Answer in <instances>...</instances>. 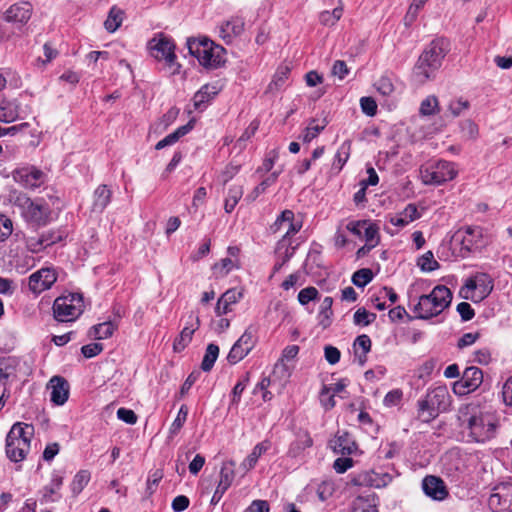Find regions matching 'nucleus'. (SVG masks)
Wrapping results in <instances>:
<instances>
[{"mask_svg": "<svg viewBox=\"0 0 512 512\" xmlns=\"http://www.w3.org/2000/svg\"><path fill=\"white\" fill-rule=\"evenodd\" d=\"M343 7L338 6L333 11H323L320 13L319 21L324 26H334L342 17Z\"/></svg>", "mask_w": 512, "mask_h": 512, "instance_id": "nucleus-46", "label": "nucleus"}, {"mask_svg": "<svg viewBox=\"0 0 512 512\" xmlns=\"http://www.w3.org/2000/svg\"><path fill=\"white\" fill-rule=\"evenodd\" d=\"M244 21L241 18H231L220 24L219 36L226 42L230 43L235 37H238L244 31Z\"/></svg>", "mask_w": 512, "mask_h": 512, "instance_id": "nucleus-25", "label": "nucleus"}, {"mask_svg": "<svg viewBox=\"0 0 512 512\" xmlns=\"http://www.w3.org/2000/svg\"><path fill=\"white\" fill-rule=\"evenodd\" d=\"M470 107V103L462 98L453 99L448 104V112L453 117H458L467 111Z\"/></svg>", "mask_w": 512, "mask_h": 512, "instance_id": "nucleus-52", "label": "nucleus"}, {"mask_svg": "<svg viewBox=\"0 0 512 512\" xmlns=\"http://www.w3.org/2000/svg\"><path fill=\"white\" fill-rule=\"evenodd\" d=\"M417 265L422 271L431 272L439 268V263L435 260L431 251H427L418 258Z\"/></svg>", "mask_w": 512, "mask_h": 512, "instance_id": "nucleus-48", "label": "nucleus"}, {"mask_svg": "<svg viewBox=\"0 0 512 512\" xmlns=\"http://www.w3.org/2000/svg\"><path fill=\"white\" fill-rule=\"evenodd\" d=\"M12 177L16 183L27 189L40 187L46 179L45 173L35 166L17 168L13 171Z\"/></svg>", "mask_w": 512, "mask_h": 512, "instance_id": "nucleus-11", "label": "nucleus"}, {"mask_svg": "<svg viewBox=\"0 0 512 512\" xmlns=\"http://www.w3.org/2000/svg\"><path fill=\"white\" fill-rule=\"evenodd\" d=\"M243 188L241 186H232L229 189L228 196L225 199L224 208L227 213H231L239 200L242 198Z\"/></svg>", "mask_w": 512, "mask_h": 512, "instance_id": "nucleus-44", "label": "nucleus"}, {"mask_svg": "<svg viewBox=\"0 0 512 512\" xmlns=\"http://www.w3.org/2000/svg\"><path fill=\"white\" fill-rule=\"evenodd\" d=\"M334 492V484L331 481L321 482L316 490L317 496L321 501H326Z\"/></svg>", "mask_w": 512, "mask_h": 512, "instance_id": "nucleus-61", "label": "nucleus"}, {"mask_svg": "<svg viewBox=\"0 0 512 512\" xmlns=\"http://www.w3.org/2000/svg\"><path fill=\"white\" fill-rule=\"evenodd\" d=\"M457 419L462 433L469 441L484 443L495 437L499 420L497 415L476 404H467L459 408Z\"/></svg>", "mask_w": 512, "mask_h": 512, "instance_id": "nucleus-1", "label": "nucleus"}, {"mask_svg": "<svg viewBox=\"0 0 512 512\" xmlns=\"http://www.w3.org/2000/svg\"><path fill=\"white\" fill-rule=\"evenodd\" d=\"M375 88L383 96H390L394 92V85L391 79L385 76L377 80Z\"/></svg>", "mask_w": 512, "mask_h": 512, "instance_id": "nucleus-59", "label": "nucleus"}, {"mask_svg": "<svg viewBox=\"0 0 512 512\" xmlns=\"http://www.w3.org/2000/svg\"><path fill=\"white\" fill-rule=\"evenodd\" d=\"M430 403V399L427 395L418 401V417L423 422H430L439 414V410L436 406H432Z\"/></svg>", "mask_w": 512, "mask_h": 512, "instance_id": "nucleus-35", "label": "nucleus"}, {"mask_svg": "<svg viewBox=\"0 0 512 512\" xmlns=\"http://www.w3.org/2000/svg\"><path fill=\"white\" fill-rule=\"evenodd\" d=\"M187 46L205 68L216 69L225 62V49L207 38L189 39Z\"/></svg>", "mask_w": 512, "mask_h": 512, "instance_id": "nucleus-6", "label": "nucleus"}, {"mask_svg": "<svg viewBox=\"0 0 512 512\" xmlns=\"http://www.w3.org/2000/svg\"><path fill=\"white\" fill-rule=\"evenodd\" d=\"M350 153V144L347 142H344L339 149L337 150V153L335 155V159L333 162V167L336 168L338 171H340L344 164L347 162L349 158Z\"/></svg>", "mask_w": 512, "mask_h": 512, "instance_id": "nucleus-54", "label": "nucleus"}, {"mask_svg": "<svg viewBox=\"0 0 512 512\" xmlns=\"http://www.w3.org/2000/svg\"><path fill=\"white\" fill-rule=\"evenodd\" d=\"M14 206L18 207L24 219L38 226H45L51 220V209L43 198L31 199L19 192L12 196Z\"/></svg>", "mask_w": 512, "mask_h": 512, "instance_id": "nucleus-4", "label": "nucleus"}, {"mask_svg": "<svg viewBox=\"0 0 512 512\" xmlns=\"http://www.w3.org/2000/svg\"><path fill=\"white\" fill-rule=\"evenodd\" d=\"M418 218H420V213L417 207L414 204H408L402 211L389 215L388 221L397 229L393 231L387 227L386 231L393 235L397 233L399 229L406 227Z\"/></svg>", "mask_w": 512, "mask_h": 512, "instance_id": "nucleus-15", "label": "nucleus"}, {"mask_svg": "<svg viewBox=\"0 0 512 512\" xmlns=\"http://www.w3.org/2000/svg\"><path fill=\"white\" fill-rule=\"evenodd\" d=\"M439 111L438 99L435 96H428L420 105V114L423 116H431Z\"/></svg>", "mask_w": 512, "mask_h": 512, "instance_id": "nucleus-53", "label": "nucleus"}, {"mask_svg": "<svg viewBox=\"0 0 512 512\" xmlns=\"http://www.w3.org/2000/svg\"><path fill=\"white\" fill-rule=\"evenodd\" d=\"M332 305H333L332 297L327 296L322 300L321 305L319 307V313H318L319 323L324 328L328 327L331 323V317L333 315Z\"/></svg>", "mask_w": 512, "mask_h": 512, "instance_id": "nucleus-38", "label": "nucleus"}, {"mask_svg": "<svg viewBox=\"0 0 512 512\" xmlns=\"http://www.w3.org/2000/svg\"><path fill=\"white\" fill-rule=\"evenodd\" d=\"M234 478H235V462L234 461L224 462L222 464V467H221V470L219 473L218 483L224 484V485L230 487Z\"/></svg>", "mask_w": 512, "mask_h": 512, "instance_id": "nucleus-43", "label": "nucleus"}, {"mask_svg": "<svg viewBox=\"0 0 512 512\" xmlns=\"http://www.w3.org/2000/svg\"><path fill=\"white\" fill-rule=\"evenodd\" d=\"M392 475L389 473H377L374 471L362 472L357 475L353 482L355 485H367L375 488H383L392 482Z\"/></svg>", "mask_w": 512, "mask_h": 512, "instance_id": "nucleus-20", "label": "nucleus"}, {"mask_svg": "<svg viewBox=\"0 0 512 512\" xmlns=\"http://www.w3.org/2000/svg\"><path fill=\"white\" fill-rule=\"evenodd\" d=\"M329 446L335 453L342 455H351L357 451V444L348 432H338L335 437L330 440Z\"/></svg>", "mask_w": 512, "mask_h": 512, "instance_id": "nucleus-22", "label": "nucleus"}, {"mask_svg": "<svg viewBox=\"0 0 512 512\" xmlns=\"http://www.w3.org/2000/svg\"><path fill=\"white\" fill-rule=\"evenodd\" d=\"M47 389L50 391V400L55 405H63L68 400L69 384L63 377L53 376L47 384Z\"/></svg>", "mask_w": 512, "mask_h": 512, "instance_id": "nucleus-19", "label": "nucleus"}, {"mask_svg": "<svg viewBox=\"0 0 512 512\" xmlns=\"http://www.w3.org/2000/svg\"><path fill=\"white\" fill-rule=\"evenodd\" d=\"M312 444H313V441H312V438L310 437L309 433L306 431H303L298 434L296 441L291 444L290 449H289V454L292 457H297L306 448L311 447Z\"/></svg>", "mask_w": 512, "mask_h": 512, "instance_id": "nucleus-36", "label": "nucleus"}, {"mask_svg": "<svg viewBox=\"0 0 512 512\" xmlns=\"http://www.w3.org/2000/svg\"><path fill=\"white\" fill-rule=\"evenodd\" d=\"M20 117V105L17 100H0V122L11 123Z\"/></svg>", "mask_w": 512, "mask_h": 512, "instance_id": "nucleus-29", "label": "nucleus"}, {"mask_svg": "<svg viewBox=\"0 0 512 512\" xmlns=\"http://www.w3.org/2000/svg\"><path fill=\"white\" fill-rule=\"evenodd\" d=\"M461 132L468 139H475L478 135V127L471 120H464L460 124Z\"/></svg>", "mask_w": 512, "mask_h": 512, "instance_id": "nucleus-62", "label": "nucleus"}, {"mask_svg": "<svg viewBox=\"0 0 512 512\" xmlns=\"http://www.w3.org/2000/svg\"><path fill=\"white\" fill-rule=\"evenodd\" d=\"M57 275L52 268H42L29 277V288L35 294H40L51 288L56 282Z\"/></svg>", "mask_w": 512, "mask_h": 512, "instance_id": "nucleus-14", "label": "nucleus"}, {"mask_svg": "<svg viewBox=\"0 0 512 512\" xmlns=\"http://www.w3.org/2000/svg\"><path fill=\"white\" fill-rule=\"evenodd\" d=\"M371 345V339L366 334H362L355 339L353 343V349L355 357L360 365L365 364L367 360V354L371 350Z\"/></svg>", "mask_w": 512, "mask_h": 512, "instance_id": "nucleus-31", "label": "nucleus"}, {"mask_svg": "<svg viewBox=\"0 0 512 512\" xmlns=\"http://www.w3.org/2000/svg\"><path fill=\"white\" fill-rule=\"evenodd\" d=\"M301 228V224L294 222V213L291 210H284L271 226V230L276 233L285 230L283 237L287 238L291 234H295Z\"/></svg>", "mask_w": 512, "mask_h": 512, "instance_id": "nucleus-24", "label": "nucleus"}, {"mask_svg": "<svg viewBox=\"0 0 512 512\" xmlns=\"http://www.w3.org/2000/svg\"><path fill=\"white\" fill-rule=\"evenodd\" d=\"M502 398L504 403L512 408V376L507 379L502 387Z\"/></svg>", "mask_w": 512, "mask_h": 512, "instance_id": "nucleus-64", "label": "nucleus"}, {"mask_svg": "<svg viewBox=\"0 0 512 512\" xmlns=\"http://www.w3.org/2000/svg\"><path fill=\"white\" fill-rule=\"evenodd\" d=\"M426 395L430 399V404L435 405L439 412L445 411L450 405V395L446 386H437Z\"/></svg>", "mask_w": 512, "mask_h": 512, "instance_id": "nucleus-28", "label": "nucleus"}, {"mask_svg": "<svg viewBox=\"0 0 512 512\" xmlns=\"http://www.w3.org/2000/svg\"><path fill=\"white\" fill-rule=\"evenodd\" d=\"M483 380V373L477 367H468L464 370L462 378L454 382L452 390L456 395H466L476 390Z\"/></svg>", "mask_w": 512, "mask_h": 512, "instance_id": "nucleus-12", "label": "nucleus"}, {"mask_svg": "<svg viewBox=\"0 0 512 512\" xmlns=\"http://www.w3.org/2000/svg\"><path fill=\"white\" fill-rule=\"evenodd\" d=\"M362 112L368 116H374L377 112V104L371 97H362L360 99Z\"/></svg>", "mask_w": 512, "mask_h": 512, "instance_id": "nucleus-63", "label": "nucleus"}, {"mask_svg": "<svg viewBox=\"0 0 512 512\" xmlns=\"http://www.w3.org/2000/svg\"><path fill=\"white\" fill-rule=\"evenodd\" d=\"M281 172L282 169L272 172L258 186L254 188L251 194L248 195V198L251 201H254L259 195L264 193L268 187L272 186L277 181V178Z\"/></svg>", "mask_w": 512, "mask_h": 512, "instance_id": "nucleus-40", "label": "nucleus"}, {"mask_svg": "<svg viewBox=\"0 0 512 512\" xmlns=\"http://www.w3.org/2000/svg\"><path fill=\"white\" fill-rule=\"evenodd\" d=\"M219 89L215 84H206L194 95L193 101L196 109H201L205 104L217 95Z\"/></svg>", "mask_w": 512, "mask_h": 512, "instance_id": "nucleus-34", "label": "nucleus"}, {"mask_svg": "<svg viewBox=\"0 0 512 512\" xmlns=\"http://www.w3.org/2000/svg\"><path fill=\"white\" fill-rule=\"evenodd\" d=\"M271 448V443L268 440H265L261 443H258L251 453L243 460L241 463V468L244 472H247L253 469L258 461V459L266 453Z\"/></svg>", "mask_w": 512, "mask_h": 512, "instance_id": "nucleus-30", "label": "nucleus"}, {"mask_svg": "<svg viewBox=\"0 0 512 512\" xmlns=\"http://www.w3.org/2000/svg\"><path fill=\"white\" fill-rule=\"evenodd\" d=\"M422 489L426 496L435 501H443L448 496V490L444 481L437 476H426L422 480Z\"/></svg>", "mask_w": 512, "mask_h": 512, "instance_id": "nucleus-16", "label": "nucleus"}, {"mask_svg": "<svg viewBox=\"0 0 512 512\" xmlns=\"http://www.w3.org/2000/svg\"><path fill=\"white\" fill-rule=\"evenodd\" d=\"M253 335L249 331H245L237 342L232 346L227 359L230 363L236 364L241 361L253 348Z\"/></svg>", "mask_w": 512, "mask_h": 512, "instance_id": "nucleus-17", "label": "nucleus"}, {"mask_svg": "<svg viewBox=\"0 0 512 512\" xmlns=\"http://www.w3.org/2000/svg\"><path fill=\"white\" fill-rule=\"evenodd\" d=\"M187 415H188V408L186 405H182L177 413L176 418L172 422L171 427L169 429V432L171 435H176L181 430L184 423L186 422Z\"/></svg>", "mask_w": 512, "mask_h": 512, "instance_id": "nucleus-55", "label": "nucleus"}, {"mask_svg": "<svg viewBox=\"0 0 512 512\" xmlns=\"http://www.w3.org/2000/svg\"><path fill=\"white\" fill-rule=\"evenodd\" d=\"M116 329V325L111 321H106L98 325L93 326L89 331V336L102 340L109 338Z\"/></svg>", "mask_w": 512, "mask_h": 512, "instance_id": "nucleus-37", "label": "nucleus"}, {"mask_svg": "<svg viewBox=\"0 0 512 512\" xmlns=\"http://www.w3.org/2000/svg\"><path fill=\"white\" fill-rule=\"evenodd\" d=\"M32 15V5L28 2H20L10 6L5 12V20L23 25L29 21Z\"/></svg>", "mask_w": 512, "mask_h": 512, "instance_id": "nucleus-21", "label": "nucleus"}, {"mask_svg": "<svg viewBox=\"0 0 512 512\" xmlns=\"http://www.w3.org/2000/svg\"><path fill=\"white\" fill-rule=\"evenodd\" d=\"M493 512H512V485L502 484L494 488L488 499Z\"/></svg>", "mask_w": 512, "mask_h": 512, "instance_id": "nucleus-13", "label": "nucleus"}, {"mask_svg": "<svg viewBox=\"0 0 512 512\" xmlns=\"http://www.w3.org/2000/svg\"><path fill=\"white\" fill-rule=\"evenodd\" d=\"M451 301L452 293L450 289L444 285H437L429 294L417 298L413 311L419 319H431L448 308Z\"/></svg>", "mask_w": 512, "mask_h": 512, "instance_id": "nucleus-3", "label": "nucleus"}, {"mask_svg": "<svg viewBox=\"0 0 512 512\" xmlns=\"http://www.w3.org/2000/svg\"><path fill=\"white\" fill-rule=\"evenodd\" d=\"M373 279V274L370 269L364 268L356 271L352 276V282L357 287H364Z\"/></svg>", "mask_w": 512, "mask_h": 512, "instance_id": "nucleus-57", "label": "nucleus"}, {"mask_svg": "<svg viewBox=\"0 0 512 512\" xmlns=\"http://www.w3.org/2000/svg\"><path fill=\"white\" fill-rule=\"evenodd\" d=\"M34 428L30 424L15 423L6 437V454L11 461L20 462L30 451Z\"/></svg>", "mask_w": 512, "mask_h": 512, "instance_id": "nucleus-5", "label": "nucleus"}, {"mask_svg": "<svg viewBox=\"0 0 512 512\" xmlns=\"http://www.w3.org/2000/svg\"><path fill=\"white\" fill-rule=\"evenodd\" d=\"M319 292L315 287H306L298 293V301L301 305H307L310 301L318 298Z\"/></svg>", "mask_w": 512, "mask_h": 512, "instance_id": "nucleus-58", "label": "nucleus"}, {"mask_svg": "<svg viewBox=\"0 0 512 512\" xmlns=\"http://www.w3.org/2000/svg\"><path fill=\"white\" fill-rule=\"evenodd\" d=\"M362 238H364L367 243V250H371L379 243V227L367 221Z\"/></svg>", "mask_w": 512, "mask_h": 512, "instance_id": "nucleus-41", "label": "nucleus"}, {"mask_svg": "<svg viewBox=\"0 0 512 512\" xmlns=\"http://www.w3.org/2000/svg\"><path fill=\"white\" fill-rule=\"evenodd\" d=\"M111 195L112 192L106 185L98 186L94 191L93 211L101 213L110 203Z\"/></svg>", "mask_w": 512, "mask_h": 512, "instance_id": "nucleus-32", "label": "nucleus"}, {"mask_svg": "<svg viewBox=\"0 0 512 512\" xmlns=\"http://www.w3.org/2000/svg\"><path fill=\"white\" fill-rule=\"evenodd\" d=\"M243 297V293L235 288L227 290L218 299L215 307L217 316H222L232 311V305L236 304Z\"/></svg>", "mask_w": 512, "mask_h": 512, "instance_id": "nucleus-26", "label": "nucleus"}, {"mask_svg": "<svg viewBox=\"0 0 512 512\" xmlns=\"http://www.w3.org/2000/svg\"><path fill=\"white\" fill-rule=\"evenodd\" d=\"M193 128V121H189L186 125L177 128L174 132L167 135L165 138L160 140L156 146V150H161L167 146L175 144L181 137L190 132Z\"/></svg>", "mask_w": 512, "mask_h": 512, "instance_id": "nucleus-33", "label": "nucleus"}, {"mask_svg": "<svg viewBox=\"0 0 512 512\" xmlns=\"http://www.w3.org/2000/svg\"><path fill=\"white\" fill-rule=\"evenodd\" d=\"M326 124L325 120H323L321 124H319L315 119L311 120L302 134V140L304 142L312 141L325 128Z\"/></svg>", "mask_w": 512, "mask_h": 512, "instance_id": "nucleus-45", "label": "nucleus"}, {"mask_svg": "<svg viewBox=\"0 0 512 512\" xmlns=\"http://www.w3.org/2000/svg\"><path fill=\"white\" fill-rule=\"evenodd\" d=\"M237 267L238 263L236 260H233L232 258H224L219 263H216L213 269L216 274L225 276Z\"/></svg>", "mask_w": 512, "mask_h": 512, "instance_id": "nucleus-56", "label": "nucleus"}, {"mask_svg": "<svg viewBox=\"0 0 512 512\" xmlns=\"http://www.w3.org/2000/svg\"><path fill=\"white\" fill-rule=\"evenodd\" d=\"M219 355V347L216 344H209L203 357L201 368L203 371H210Z\"/></svg>", "mask_w": 512, "mask_h": 512, "instance_id": "nucleus-42", "label": "nucleus"}, {"mask_svg": "<svg viewBox=\"0 0 512 512\" xmlns=\"http://www.w3.org/2000/svg\"><path fill=\"white\" fill-rule=\"evenodd\" d=\"M457 236L461 237L462 248L471 251L477 246L482 238V229L480 227L467 226L457 232Z\"/></svg>", "mask_w": 512, "mask_h": 512, "instance_id": "nucleus-27", "label": "nucleus"}, {"mask_svg": "<svg viewBox=\"0 0 512 512\" xmlns=\"http://www.w3.org/2000/svg\"><path fill=\"white\" fill-rule=\"evenodd\" d=\"M83 311V297L79 293L61 295L53 303V315L59 322L75 321Z\"/></svg>", "mask_w": 512, "mask_h": 512, "instance_id": "nucleus-8", "label": "nucleus"}, {"mask_svg": "<svg viewBox=\"0 0 512 512\" xmlns=\"http://www.w3.org/2000/svg\"><path fill=\"white\" fill-rule=\"evenodd\" d=\"M294 254V248L291 247L288 238L283 237L276 247V255L279 260L287 262Z\"/></svg>", "mask_w": 512, "mask_h": 512, "instance_id": "nucleus-49", "label": "nucleus"}, {"mask_svg": "<svg viewBox=\"0 0 512 512\" xmlns=\"http://www.w3.org/2000/svg\"><path fill=\"white\" fill-rule=\"evenodd\" d=\"M199 327V317L195 312H190L187 318L186 325L182 329L179 337L174 341V350H183L192 339L193 333Z\"/></svg>", "mask_w": 512, "mask_h": 512, "instance_id": "nucleus-23", "label": "nucleus"}, {"mask_svg": "<svg viewBox=\"0 0 512 512\" xmlns=\"http://www.w3.org/2000/svg\"><path fill=\"white\" fill-rule=\"evenodd\" d=\"M376 319V314L367 311L365 308H359L356 310L353 316L355 325L368 326L373 323Z\"/></svg>", "mask_w": 512, "mask_h": 512, "instance_id": "nucleus-51", "label": "nucleus"}, {"mask_svg": "<svg viewBox=\"0 0 512 512\" xmlns=\"http://www.w3.org/2000/svg\"><path fill=\"white\" fill-rule=\"evenodd\" d=\"M290 74V68L287 65L280 66L274 74V77L269 84V89H279L288 80Z\"/></svg>", "mask_w": 512, "mask_h": 512, "instance_id": "nucleus-47", "label": "nucleus"}, {"mask_svg": "<svg viewBox=\"0 0 512 512\" xmlns=\"http://www.w3.org/2000/svg\"><path fill=\"white\" fill-rule=\"evenodd\" d=\"M174 49V43L168 38H153L150 41V50L152 56L156 60L164 62L165 69L169 75H175L179 73L180 69V65L176 62Z\"/></svg>", "mask_w": 512, "mask_h": 512, "instance_id": "nucleus-9", "label": "nucleus"}, {"mask_svg": "<svg viewBox=\"0 0 512 512\" xmlns=\"http://www.w3.org/2000/svg\"><path fill=\"white\" fill-rule=\"evenodd\" d=\"M123 10L113 6L108 14L106 21L104 22L105 28L109 32H115L123 21Z\"/></svg>", "mask_w": 512, "mask_h": 512, "instance_id": "nucleus-39", "label": "nucleus"}, {"mask_svg": "<svg viewBox=\"0 0 512 512\" xmlns=\"http://www.w3.org/2000/svg\"><path fill=\"white\" fill-rule=\"evenodd\" d=\"M493 289V281L486 273H477L466 280L460 294L465 299L481 301L487 297Z\"/></svg>", "mask_w": 512, "mask_h": 512, "instance_id": "nucleus-10", "label": "nucleus"}, {"mask_svg": "<svg viewBox=\"0 0 512 512\" xmlns=\"http://www.w3.org/2000/svg\"><path fill=\"white\" fill-rule=\"evenodd\" d=\"M13 232V222L10 218L0 214V242H4Z\"/></svg>", "mask_w": 512, "mask_h": 512, "instance_id": "nucleus-60", "label": "nucleus"}, {"mask_svg": "<svg viewBox=\"0 0 512 512\" xmlns=\"http://www.w3.org/2000/svg\"><path fill=\"white\" fill-rule=\"evenodd\" d=\"M62 240V235L57 231H47L39 236H31L26 239V248L32 253H39L48 246Z\"/></svg>", "mask_w": 512, "mask_h": 512, "instance_id": "nucleus-18", "label": "nucleus"}, {"mask_svg": "<svg viewBox=\"0 0 512 512\" xmlns=\"http://www.w3.org/2000/svg\"><path fill=\"white\" fill-rule=\"evenodd\" d=\"M90 481V473L87 470H81L79 471L71 484L72 492L77 495L79 494L84 487L89 483Z\"/></svg>", "mask_w": 512, "mask_h": 512, "instance_id": "nucleus-50", "label": "nucleus"}, {"mask_svg": "<svg viewBox=\"0 0 512 512\" xmlns=\"http://www.w3.org/2000/svg\"><path fill=\"white\" fill-rule=\"evenodd\" d=\"M447 53V42L443 39L432 41L419 56L413 76L418 83H425L434 77Z\"/></svg>", "mask_w": 512, "mask_h": 512, "instance_id": "nucleus-2", "label": "nucleus"}, {"mask_svg": "<svg viewBox=\"0 0 512 512\" xmlns=\"http://www.w3.org/2000/svg\"><path fill=\"white\" fill-rule=\"evenodd\" d=\"M457 174L455 164L446 160L428 162L420 168L421 180L425 185H441L453 180Z\"/></svg>", "mask_w": 512, "mask_h": 512, "instance_id": "nucleus-7", "label": "nucleus"}]
</instances>
